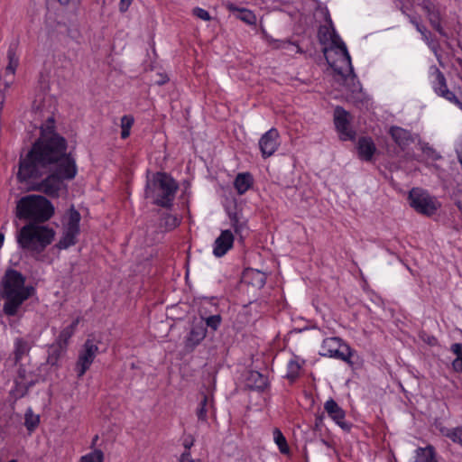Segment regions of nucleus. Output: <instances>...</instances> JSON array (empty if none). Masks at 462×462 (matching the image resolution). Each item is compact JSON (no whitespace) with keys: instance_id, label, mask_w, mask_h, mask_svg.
Here are the masks:
<instances>
[{"instance_id":"nucleus-41","label":"nucleus","mask_w":462,"mask_h":462,"mask_svg":"<svg viewBox=\"0 0 462 462\" xmlns=\"http://www.w3.org/2000/svg\"><path fill=\"white\" fill-rule=\"evenodd\" d=\"M192 14L198 17L199 19L206 22L211 20V15L209 14V13L201 7L193 8Z\"/></svg>"},{"instance_id":"nucleus-18","label":"nucleus","mask_w":462,"mask_h":462,"mask_svg":"<svg viewBox=\"0 0 462 462\" xmlns=\"http://www.w3.org/2000/svg\"><path fill=\"white\" fill-rule=\"evenodd\" d=\"M210 413H213V402L208 395L204 394L196 410L198 420L201 423H208Z\"/></svg>"},{"instance_id":"nucleus-19","label":"nucleus","mask_w":462,"mask_h":462,"mask_svg":"<svg viewBox=\"0 0 462 462\" xmlns=\"http://www.w3.org/2000/svg\"><path fill=\"white\" fill-rule=\"evenodd\" d=\"M375 150V145L370 137H362L358 140L357 151L361 159L370 161Z\"/></svg>"},{"instance_id":"nucleus-25","label":"nucleus","mask_w":462,"mask_h":462,"mask_svg":"<svg viewBox=\"0 0 462 462\" xmlns=\"http://www.w3.org/2000/svg\"><path fill=\"white\" fill-rule=\"evenodd\" d=\"M8 64L5 68L2 74L5 75L6 78H14L15 72L19 65V58L13 49H9L7 51Z\"/></svg>"},{"instance_id":"nucleus-52","label":"nucleus","mask_w":462,"mask_h":462,"mask_svg":"<svg viewBox=\"0 0 462 462\" xmlns=\"http://www.w3.org/2000/svg\"><path fill=\"white\" fill-rule=\"evenodd\" d=\"M185 447H186V448H189V444H186Z\"/></svg>"},{"instance_id":"nucleus-37","label":"nucleus","mask_w":462,"mask_h":462,"mask_svg":"<svg viewBox=\"0 0 462 462\" xmlns=\"http://www.w3.org/2000/svg\"><path fill=\"white\" fill-rule=\"evenodd\" d=\"M134 119L130 115H125L121 117V137L126 139L130 135V130L134 125Z\"/></svg>"},{"instance_id":"nucleus-26","label":"nucleus","mask_w":462,"mask_h":462,"mask_svg":"<svg viewBox=\"0 0 462 462\" xmlns=\"http://www.w3.org/2000/svg\"><path fill=\"white\" fill-rule=\"evenodd\" d=\"M415 452V462H438L436 460L435 450L432 446L418 448Z\"/></svg>"},{"instance_id":"nucleus-51","label":"nucleus","mask_w":462,"mask_h":462,"mask_svg":"<svg viewBox=\"0 0 462 462\" xmlns=\"http://www.w3.org/2000/svg\"><path fill=\"white\" fill-rule=\"evenodd\" d=\"M97 439V436H96V437H95V439H93V441H92V445H95V444H96Z\"/></svg>"},{"instance_id":"nucleus-9","label":"nucleus","mask_w":462,"mask_h":462,"mask_svg":"<svg viewBox=\"0 0 462 462\" xmlns=\"http://www.w3.org/2000/svg\"><path fill=\"white\" fill-rule=\"evenodd\" d=\"M98 352V346L90 339L86 340L79 353L75 370L78 377H82L91 366Z\"/></svg>"},{"instance_id":"nucleus-45","label":"nucleus","mask_w":462,"mask_h":462,"mask_svg":"<svg viewBox=\"0 0 462 462\" xmlns=\"http://www.w3.org/2000/svg\"><path fill=\"white\" fill-rule=\"evenodd\" d=\"M450 98H447L448 101L455 104L456 106H457L461 110H462V97H457L455 94H454V97L452 98L451 97H449Z\"/></svg>"},{"instance_id":"nucleus-40","label":"nucleus","mask_w":462,"mask_h":462,"mask_svg":"<svg viewBox=\"0 0 462 462\" xmlns=\"http://www.w3.org/2000/svg\"><path fill=\"white\" fill-rule=\"evenodd\" d=\"M205 322L208 328L217 330L222 322V318L220 315H212L206 318Z\"/></svg>"},{"instance_id":"nucleus-8","label":"nucleus","mask_w":462,"mask_h":462,"mask_svg":"<svg viewBox=\"0 0 462 462\" xmlns=\"http://www.w3.org/2000/svg\"><path fill=\"white\" fill-rule=\"evenodd\" d=\"M320 355L348 363L352 356L349 346L343 343V341L337 337H327L323 340Z\"/></svg>"},{"instance_id":"nucleus-6","label":"nucleus","mask_w":462,"mask_h":462,"mask_svg":"<svg viewBox=\"0 0 462 462\" xmlns=\"http://www.w3.org/2000/svg\"><path fill=\"white\" fill-rule=\"evenodd\" d=\"M177 182L165 173H157L151 182H148L145 188V197L151 198L153 203L170 208L178 190Z\"/></svg>"},{"instance_id":"nucleus-5","label":"nucleus","mask_w":462,"mask_h":462,"mask_svg":"<svg viewBox=\"0 0 462 462\" xmlns=\"http://www.w3.org/2000/svg\"><path fill=\"white\" fill-rule=\"evenodd\" d=\"M54 207L46 198L40 195L23 197L16 206V215L19 218L31 220L32 223H44L51 218Z\"/></svg>"},{"instance_id":"nucleus-34","label":"nucleus","mask_w":462,"mask_h":462,"mask_svg":"<svg viewBox=\"0 0 462 462\" xmlns=\"http://www.w3.org/2000/svg\"><path fill=\"white\" fill-rule=\"evenodd\" d=\"M14 82V78H6L5 75L2 74L0 77V111L2 110L5 100V93L11 88Z\"/></svg>"},{"instance_id":"nucleus-42","label":"nucleus","mask_w":462,"mask_h":462,"mask_svg":"<svg viewBox=\"0 0 462 462\" xmlns=\"http://www.w3.org/2000/svg\"><path fill=\"white\" fill-rule=\"evenodd\" d=\"M250 273L256 279L255 285H257L258 287H263L265 284L266 277L264 273L257 270H252Z\"/></svg>"},{"instance_id":"nucleus-29","label":"nucleus","mask_w":462,"mask_h":462,"mask_svg":"<svg viewBox=\"0 0 462 462\" xmlns=\"http://www.w3.org/2000/svg\"><path fill=\"white\" fill-rule=\"evenodd\" d=\"M40 424V416L35 414L32 408H28L24 414V426L29 434H32Z\"/></svg>"},{"instance_id":"nucleus-16","label":"nucleus","mask_w":462,"mask_h":462,"mask_svg":"<svg viewBox=\"0 0 462 462\" xmlns=\"http://www.w3.org/2000/svg\"><path fill=\"white\" fill-rule=\"evenodd\" d=\"M207 336V328L203 325H195L186 337V347L194 349Z\"/></svg>"},{"instance_id":"nucleus-13","label":"nucleus","mask_w":462,"mask_h":462,"mask_svg":"<svg viewBox=\"0 0 462 462\" xmlns=\"http://www.w3.org/2000/svg\"><path fill=\"white\" fill-rule=\"evenodd\" d=\"M324 409L328 417L342 430L349 431L351 424L346 421L345 411L332 398L328 399L324 403Z\"/></svg>"},{"instance_id":"nucleus-27","label":"nucleus","mask_w":462,"mask_h":462,"mask_svg":"<svg viewBox=\"0 0 462 462\" xmlns=\"http://www.w3.org/2000/svg\"><path fill=\"white\" fill-rule=\"evenodd\" d=\"M247 381L250 387L259 391H263L268 385L267 378L256 371L250 373Z\"/></svg>"},{"instance_id":"nucleus-49","label":"nucleus","mask_w":462,"mask_h":462,"mask_svg":"<svg viewBox=\"0 0 462 462\" xmlns=\"http://www.w3.org/2000/svg\"><path fill=\"white\" fill-rule=\"evenodd\" d=\"M411 22L412 23V24H414L416 30L419 32V29L423 27V25H421L420 23H418L417 21L415 20H411Z\"/></svg>"},{"instance_id":"nucleus-22","label":"nucleus","mask_w":462,"mask_h":462,"mask_svg":"<svg viewBox=\"0 0 462 462\" xmlns=\"http://www.w3.org/2000/svg\"><path fill=\"white\" fill-rule=\"evenodd\" d=\"M31 345L25 338L16 337L14 341V361L18 364L25 356L29 354Z\"/></svg>"},{"instance_id":"nucleus-12","label":"nucleus","mask_w":462,"mask_h":462,"mask_svg":"<svg viewBox=\"0 0 462 462\" xmlns=\"http://www.w3.org/2000/svg\"><path fill=\"white\" fill-rule=\"evenodd\" d=\"M430 83L434 92L443 98L454 97V93L448 88L444 74L435 66H430L429 69Z\"/></svg>"},{"instance_id":"nucleus-30","label":"nucleus","mask_w":462,"mask_h":462,"mask_svg":"<svg viewBox=\"0 0 462 462\" xmlns=\"http://www.w3.org/2000/svg\"><path fill=\"white\" fill-rule=\"evenodd\" d=\"M79 321V319H76L70 325L67 326L60 331L58 337V343L60 346L68 344L69 338L73 336L76 330Z\"/></svg>"},{"instance_id":"nucleus-1","label":"nucleus","mask_w":462,"mask_h":462,"mask_svg":"<svg viewBox=\"0 0 462 462\" xmlns=\"http://www.w3.org/2000/svg\"><path fill=\"white\" fill-rule=\"evenodd\" d=\"M55 122L49 118L42 127L41 137L24 158H21L17 179L29 188L49 196H57L64 181L78 173L75 158L67 152V141L54 133Z\"/></svg>"},{"instance_id":"nucleus-7","label":"nucleus","mask_w":462,"mask_h":462,"mask_svg":"<svg viewBox=\"0 0 462 462\" xmlns=\"http://www.w3.org/2000/svg\"><path fill=\"white\" fill-rule=\"evenodd\" d=\"M411 206L419 213L430 216L439 207V202L420 189H412L409 194Z\"/></svg>"},{"instance_id":"nucleus-23","label":"nucleus","mask_w":462,"mask_h":462,"mask_svg":"<svg viewBox=\"0 0 462 462\" xmlns=\"http://www.w3.org/2000/svg\"><path fill=\"white\" fill-rule=\"evenodd\" d=\"M79 235V231L62 227L61 236L57 244V247L62 250L74 245L77 243Z\"/></svg>"},{"instance_id":"nucleus-44","label":"nucleus","mask_w":462,"mask_h":462,"mask_svg":"<svg viewBox=\"0 0 462 462\" xmlns=\"http://www.w3.org/2000/svg\"><path fill=\"white\" fill-rule=\"evenodd\" d=\"M180 462H200V460L193 459L189 451L187 450L180 456Z\"/></svg>"},{"instance_id":"nucleus-10","label":"nucleus","mask_w":462,"mask_h":462,"mask_svg":"<svg viewBox=\"0 0 462 462\" xmlns=\"http://www.w3.org/2000/svg\"><path fill=\"white\" fill-rule=\"evenodd\" d=\"M349 114L342 107H336L334 112V123L339 137L343 141L353 140L356 133L349 125Z\"/></svg>"},{"instance_id":"nucleus-46","label":"nucleus","mask_w":462,"mask_h":462,"mask_svg":"<svg viewBox=\"0 0 462 462\" xmlns=\"http://www.w3.org/2000/svg\"><path fill=\"white\" fill-rule=\"evenodd\" d=\"M132 2L133 0H120V10L122 12H125L132 4Z\"/></svg>"},{"instance_id":"nucleus-31","label":"nucleus","mask_w":462,"mask_h":462,"mask_svg":"<svg viewBox=\"0 0 462 462\" xmlns=\"http://www.w3.org/2000/svg\"><path fill=\"white\" fill-rule=\"evenodd\" d=\"M262 31V33H263V38L272 46H273L274 48H277V49H289L291 47L292 48H295L297 50V51H300V48L299 46L297 45H294L292 43H291L290 42H281V41H278V40H274L272 36H270L264 28H262L261 29Z\"/></svg>"},{"instance_id":"nucleus-24","label":"nucleus","mask_w":462,"mask_h":462,"mask_svg":"<svg viewBox=\"0 0 462 462\" xmlns=\"http://www.w3.org/2000/svg\"><path fill=\"white\" fill-rule=\"evenodd\" d=\"M390 134L394 142L401 147H405L411 142V133L402 127H391Z\"/></svg>"},{"instance_id":"nucleus-43","label":"nucleus","mask_w":462,"mask_h":462,"mask_svg":"<svg viewBox=\"0 0 462 462\" xmlns=\"http://www.w3.org/2000/svg\"><path fill=\"white\" fill-rule=\"evenodd\" d=\"M165 224L170 229H171V228L176 227L179 225V221H178L177 217L168 215L165 217Z\"/></svg>"},{"instance_id":"nucleus-15","label":"nucleus","mask_w":462,"mask_h":462,"mask_svg":"<svg viewBox=\"0 0 462 462\" xmlns=\"http://www.w3.org/2000/svg\"><path fill=\"white\" fill-rule=\"evenodd\" d=\"M226 8L234 14L236 17L248 25H255L257 23L256 15L250 10L245 8H240L231 2L225 4Z\"/></svg>"},{"instance_id":"nucleus-21","label":"nucleus","mask_w":462,"mask_h":462,"mask_svg":"<svg viewBox=\"0 0 462 462\" xmlns=\"http://www.w3.org/2000/svg\"><path fill=\"white\" fill-rule=\"evenodd\" d=\"M253 176L249 172H242L236 175L234 187L239 195H243L253 186Z\"/></svg>"},{"instance_id":"nucleus-48","label":"nucleus","mask_w":462,"mask_h":462,"mask_svg":"<svg viewBox=\"0 0 462 462\" xmlns=\"http://www.w3.org/2000/svg\"><path fill=\"white\" fill-rule=\"evenodd\" d=\"M61 5L74 4L77 0H58Z\"/></svg>"},{"instance_id":"nucleus-33","label":"nucleus","mask_w":462,"mask_h":462,"mask_svg":"<svg viewBox=\"0 0 462 462\" xmlns=\"http://www.w3.org/2000/svg\"><path fill=\"white\" fill-rule=\"evenodd\" d=\"M450 349L456 355V358L452 362V368L457 373H462V344L455 343Z\"/></svg>"},{"instance_id":"nucleus-17","label":"nucleus","mask_w":462,"mask_h":462,"mask_svg":"<svg viewBox=\"0 0 462 462\" xmlns=\"http://www.w3.org/2000/svg\"><path fill=\"white\" fill-rule=\"evenodd\" d=\"M231 226L239 239L243 241L248 235L247 220L238 213L229 215Z\"/></svg>"},{"instance_id":"nucleus-20","label":"nucleus","mask_w":462,"mask_h":462,"mask_svg":"<svg viewBox=\"0 0 462 462\" xmlns=\"http://www.w3.org/2000/svg\"><path fill=\"white\" fill-rule=\"evenodd\" d=\"M81 217L79 212H78L74 207H71L63 216L61 223L62 227L67 229H72L74 231H80L79 229V222Z\"/></svg>"},{"instance_id":"nucleus-47","label":"nucleus","mask_w":462,"mask_h":462,"mask_svg":"<svg viewBox=\"0 0 462 462\" xmlns=\"http://www.w3.org/2000/svg\"><path fill=\"white\" fill-rule=\"evenodd\" d=\"M419 32L421 34L422 36V39L425 41V42H429V35H430V32L429 31L426 29L425 26L421 27L419 29Z\"/></svg>"},{"instance_id":"nucleus-32","label":"nucleus","mask_w":462,"mask_h":462,"mask_svg":"<svg viewBox=\"0 0 462 462\" xmlns=\"http://www.w3.org/2000/svg\"><path fill=\"white\" fill-rule=\"evenodd\" d=\"M78 462H105V453L100 448H94L82 455Z\"/></svg>"},{"instance_id":"nucleus-4","label":"nucleus","mask_w":462,"mask_h":462,"mask_svg":"<svg viewBox=\"0 0 462 462\" xmlns=\"http://www.w3.org/2000/svg\"><path fill=\"white\" fill-rule=\"evenodd\" d=\"M323 30L327 31L331 42V46L325 50L328 63L346 84L352 83V91H356L357 89L355 84L356 76L353 74L351 58L345 42L333 28L331 30L328 27L320 28L319 33L326 37Z\"/></svg>"},{"instance_id":"nucleus-36","label":"nucleus","mask_w":462,"mask_h":462,"mask_svg":"<svg viewBox=\"0 0 462 462\" xmlns=\"http://www.w3.org/2000/svg\"><path fill=\"white\" fill-rule=\"evenodd\" d=\"M440 431L442 435L462 447V427L455 429H441Z\"/></svg>"},{"instance_id":"nucleus-3","label":"nucleus","mask_w":462,"mask_h":462,"mask_svg":"<svg viewBox=\"0 0 462 462\" xmlns=\"http://www.w3.org/2000/svg\"><path fill=\"white\" fill-rule=\"evenodd\" d=\"M55 235L54 229L47 225L28 223L18 231L16 240L26 254L45 261L44 251L53 242Z\"/></svg>"},{"instance_id":"nucleus-11","label":"nucleus","mask_w":462,"mask_h":462,"mask_svg":"<svg viewBox=\"0 0 462 462\" xmlns=\"http://www.w3.org/2000/svg\"><path fill=\"white\" fill-rule=\"evenodd\" d=\"M258 145L263 158L273 155L280 146V134L278 130L273 127L264 133L261 136Z\"/></svg>"},{"instance_id":"nucleus-2","label":"nucleus","mask_w":462,"mask_h":462,"mask_svg":"<svg viewBox=\"0 0 462 462\" xmlns=\"http://www.w3.org/2000/svg\"><path fill=\"white\" fill-rule=\"evenodd\" d=\"M33 291L31 285L25 284V277L21 273L13 269L7 270L0 284V295L5 300L4 313L10 317L15 316Z\"/></svg>"},{"instance_id":"nucleus-28","label":"nucleus","mask_w":462,"mask_h":462,"mask_svg":"<svg viewBox=\"0 0 462 462\" xmlns=\"http://www.w3.org/2000/svg\"><path fill=\"white\" fill-rule=\"evenodd\" d=\"M302 364L303 362H300L298 357H294L288 362L286 377L290 381L293 382L300 376Z\"/></svg>"},{"instance_id":"nucleus-39","label":"nucleus","mask_w":462,"mask_h":462,"mask_svg":"<svg viewBox=\"0 0 462 462\" xmlns=\"http://www.w3.org/2000/svg\"><path fill=\"white\" fill-rule=\"evenodd\" d=\"M17 386L22 387L26 390L29 386L32 385V380H28V374L26 370L23 367H20L18 369V379L15 381Z\"/></svg>"},{"instance_id":"nucleus-35","label":"nucleus","mask_w":462,"mask_h":462,"mask_svg":"<svg viewBox=\"0 0 462 462\" xmlns=\"http://www.w3.org/2000/svg\"><path fill=\"white\" fill-rule=\"evenodd\" d=\"M273 440L275 444L278 446V448L282 454H289L290 448L288 446L287 440L285 437L283 436L282 432L278 429L275 428L273 430Z\"/></svg>"},{"instance_id":"nucleus-38","label":"nucleus","mask_w":462,"mask_h":462,"mask_svg":"<svg viewBox=\"0 0 462 462\" xmlns=\"http://www.w3.org/2000/svg\"><path fill=\"white\" fill-rule=\"evenodd\" d=\"M428 14H429V20H430V24L432 25V27L437 31L439 32L440 34H443V28L441 26V23H440V15L439 14L438 11H430V10H428Z\"/></svg>"},{"instance_id":"nucleus-14","label":"nucleus","mask_w":462,"mask_h":462,"mask_svg":"<svg viewBox=\"0 0 462 462\" xmlns=\"http://www.w3.org/2000/svg\"><path fill=\"white\" fill-rule=\"evenodd\" d=\"M234 235L230 230H223L213 245V254L216 257L224 256L233 246Z\"/></svg>"},{"instance_id":"nucleus-50","label":"nucleus","mask_w":462,"mask_h":462,"mask_svg":"<svg viewBox=\"0 0 462 462\" xmlns=\"http://www.w3.org/2000/svg\"><path fill=\"white\" fill-rule=\"evenodd\" d=\"M4 240H5V235H4V233L0 232V247L4 244Z\"/></svg>"}]
</instances>
